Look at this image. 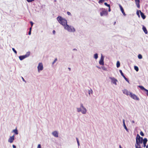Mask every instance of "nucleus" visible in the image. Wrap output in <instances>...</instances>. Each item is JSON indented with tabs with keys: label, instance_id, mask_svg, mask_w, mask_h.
<instances>
[{
	"label": "nucleus",
	"instance_id": "f3484780",
	"mask_svg": "<svg viewBox=\"0 0 148 148\" xmlns=\"http://www.w3.org/2000/svg\"><path fill=\"white\" fill-rule=\"evenodd\" d=\"M82 112L83 114H85L86 112V110L85 108H82Z\"/></svg>",
	"mask_w": 148,
	"mask_h": 148
},
{
	"label": "nucleus",
	"instance_id": "a211bd4d",
	"mask_svg": "<svg viewBox=\"0 0 148 148\" xmlns=\"http://www.w3.org/2000/svg\"><path fill=\"white\" fill-rule=\"evenodd\" d=\"M123 125H124V128L125 129L127 130V131H128V129L125 124V120H123Z\"/></svg>",
	"mask_w": 148,
	"mask_h": 148
},
{
	"label": "nucleus",
	"instance_id": "2eb2a0df",
	"mask_svg": "<svg viewBox=\"0 0 148 148\" xmlns=\"http://www.w3.org/2000/svg\"><path fill=\"white\" fill-rule=\"evenodd\" d=\"M140 12L141 17L143 19H144L145 18L146 16L144 14V13L142 12L140 10Z\"/></svg>",
	"mask_w": 148,
	"mask_h": 148
},
{
	"label": "nucleus",
	"instance_id": "412c9836",
	"mask_svg": "<svg viewBox=\"0 0 148 148\" xmlns=\"http://www.w3.org/2000/svg\"><path fill=\"white\" fill-rule=\"evenodd\" d=\"M139 87L140 88V89L142 90H144L145 91V90H147L145 88H144V87L143 86H139Z\"/></svg>",
	"mask_w": 148,
	"mask_h": 148
},
{
	"label": "nucleus",
	"instance_id": "b1692460",
	"mask_svg": "<svg viewBox=\"0 0 148 148\" xmlns=\"http://www.w3.org/2000/svg\"><path fill=\"white\" fill-rule=\"evenodd\" d=\"M98 54L97 53H96L94 55V58L95 59H97L98 58Z\"/></svg>",
	"mask_w": 148,
	"mask_h": 148
},
{
	"label": "nucleus",
	"instance_id": "5701e85b",
	"mask_svg": "<svg viewBox=\"0 0 148 148\" xmlns=\"http://www.w3.org/2000/svg\"><path fill=\"white\" fill-rule=\"evenodd\" d=\"M134 69L136 71H138V67L137 66H134Z\"/></svg>",
	"mask_w": 148,
	"mask_h": 148
},
{
	"label": "nucleus",
	"instance_id": "79ce46f5",
	"mask_svg": "<svg viewBox=\"0 0 148 148\" xmlns=\"http://www.w3.org/2000/svg\"><path fill=\"white\" fill-rule=\"evenodd\" d=\"M55 33H56V32H55V30H53V34H55Z\"/></svg>",
	"mask_w": 148,
	"mask_h": 148
},
{
	"label": "nucleus",
	"instance_id": "6e6552de",
	"mask_svg": "<svg viewBox=\"0 0 148 148\" xmlns=\"http://www.w3.org/2000/svg\"><path fill=\"white\" fill-rule=\"evenodd\" d=\"M123 93L126 95L127 96L129 95L130 94L131 92H129L126 89H124L123 90H122Z\"/></svg>",
	"mask_w": 148,
	"mask_h": 148
},
{
	"label": "nucleus",
	"instance_id": "6ab92c4d",
	"mask_svg": "<svg viewBox=\"0 0 148 148\" xmlns=\"http://www.w3.org/2000/svg\"><path fill=\"white\" fill-rule=\"evenodd\" d=\"M120 66V63L119 61H118L116 63V67L119 68Z\"/></svg>",
	"mask_w": 148,
	"mask_h": 148
},
{
	"label": "nucleus",
	"instance_id": "39448f33",
	"mask_svg": "<svg viewBox=\"0 0 148 148\" xmlns=\"http://www.w3.org/2000/svg\"><path fill=\"white\" fill-rule=\"evenodd\" d=\"M30 55V52H27L26 54L23 56H19V58L20 60H22L24 59L25 58H26L29 56Z\"/></svg>",
	"mask_w": 148,
	"mask_h": 148
},
{
	"label": "nucleus",
	"instance_id": "37998d69",
	"mask_svg": "<svg viewBox=\"0 0 148 148\" xmlns=\"http://www.w3.org/2000/svg\"><path fill=\"white\" fill-rule=\"evenodd\" d=\"M109 8V9H108V11L110 12L111 11L110 8V7Z\"/></svg>",
	"mask_w": 148,
	"mask_h": 148
},
{
	"label": "nucleus",
	"instance_id": "dca6fc26",
	"mask_svg": "<svg viewBox=\"0 0 148 148\" xmlns=\"http://www.w3.org/2000/svg\"><path fill=\"white\" fill-rule=\"evenodd\" d=\"M143 29L145 34H147V29L144 26H143Z\"/></svg>",
	"mask_w": 148,
	"mask_h": 148
},
{
	"label": "nucleus",
	"instance_id": "f8f14e48",
	"mask_svg": "<svg viewBox=\"0 0 148 148\" xmlns=\"http://www.w3.org/2000/svg\"><path fill=\"white\" fill-rule=\"evenodd\" d=\"M143 146L145 147L146 146V144L147 141V138H145L143 139Z\"/></svg>",
	"mask_w": 148,
	"mask_h": 148
},
{
	"label": "nucleus",
	"instance_id": "de8ad7c7",
	"mask_svg": "<svg viewBox=\"0 0 148 148\" xmlns=\"http://www.w3.org/2000/svg\"><path fill=\"white\" fill-rule=\"evenodd\" d=\"M22 78L23 81H24V82H25V79H24L22 77Z\"/></svg>",
	"mask_w": 148,
	"mask_h": 148
},
{
	"label": "nucleus",
	"instance_id": "e433bc0d",
	"mask_svg": "<svg viewBox=\"0 0 148 148\" xmlns=\"http://www.w3.org/2000/svg\"><path fill=\"white\" fill-rule=\"evenodd\" d=\"M28 2H32L34 1V0H26Z\"/></svg>",
	"mask_w": 148,
	"mask_h": 148
},
{
	"label": "nucleus",
	"instance_id": "7c9ffc66",
	"mask_svg": "<svg viewBox=\"0 0 148 148\" xmlns=\"http://www.w3.org/2000/svg\"><path fill=\"white\" fill-rule=\"evenodd\" d=\"M76 140H77V144H78V146H79V140H78V138H76Z\"/></svg>",
	"mask_w": 148,
	"mask_h": 148
},
{
	"label": "nucleus",
	"instance_id": "f704fd0d",
	"mask_svg": "<svg viewBox=\"0 0 148 148\" xmlns=\"http://www.w3.org/2000/svg\"><path fill=\"white\" fill-rule=\"evenodd\" d=\"M57 60V59L56 58L55 59L54 61L53 62V64Z\"/></svg>",
	"mask_w": 148,
	"mask_h": 148
},
{
	"label": "nucleus",
	"instance_id": "473e14b6",
	"mask_svg": "<svg viewBox=\"0 0 148 148\" xmlns=\"http://www.w3.org/2000/svg\"><path fill=\"white\" fill-rule=\"evenodd\" d=\"M123 78L125 79L127 82H129V80L128 79L125 77H125H123Z\"/></svg>",
	"mask_w": 148,
	"mask_h": 148
},
{
	"label": "nucleus",
	"instance_id": "a18cd8bd",
	"mask_svg": "<svg viewBox=\"0 0 148 148\" xmlns=\"http://www.w3.org/2000/svg\"><path fill=\"white\" fill-rule=\"evenodd\" d=\"M31 34V31H29L28 33V34L29 35H30Z\"/></svg>",
	"mask_w": 148,
	"mask_h": 148
},
{
	"label": "nucleus",
	"instance_id": "f257e3e1",
	"mask_svg": "<svg viewBox=\"0 0 148 148\" xmlns=\"http://www.w3.org/2000/svg\"><path fill=\"white\" fill-rule=\"evenodd\" d=\"M143 138L141 137L138 134L136 138V144L135 145L136 148H142L140 146V144L143 143Z\"/></svg>",
	"mask_w": 148,
	"mask_h": 148
},
{
	"label": "nucleus",
	"instance_id": "58836bf2",
	"mask_svg": "<svg viewBox=\"0 0 148 148\" xmlns=\"http://www.w3.org/2000/svg\"><path fill=\"white\" fill-rule=\"evenodd\" d=\"M81 107L82 108H85L84 107L83 104H81Z\"/></svg>",
	"mask_w": 148,
	"mask_h": 148
},
{
	"label": "nucleus",
	"instance_id": "a19ab883",
	"mask_svg": "<svg viewBox=\"0 0 148 148\" xmlns=\"http://www.w3.org/2000/svg\"><path fill=\"white\" fill-rule=\"evenodd\" d=\"M145 91H146L147 92L146 93L147 95L148 96V90H145Z\"/></svg>",
	"mask_w": 148,
	"mask_h": 148
},
{
	"label": "nucleus",
	"instance_id": "c85d7f7f",
	"mask_svg": "<svg viewBox=\"0 0 148 148\" xmlns=\"http://www.w3.org/2000/svg\"><path fill=\"white\" fill-rule=\"evenodd\" d=\"M12 50L15 53V54L17 53V52L16 51L15 49L14 48H12Z\"/></svg>",
	"mask_w": 148,
	"mask_h": 148
},
{
	"label": "nucleus",
	"instance_id": "ea45409f",
	"mask_svg": "<svg viewBox=\"0 0 148 148\" xmlns=\"http://www.w3.org/2000/svg\"><path fill=\"white\" fill-rule=\"evenodd\" d=\"M30 23L31 25V27H32V26H33V23L32 21H30Z\"/></svg>",
	"mask_w": 148,
	"mask_h": 148
},
{
	"label": "nucleus",
	"instance_id": "72a5a7b5",
	"mask_svg": "<svg viewBox=\"0 0 148 148\" xmlns=\"http://www.w3.org/2000/svg\"><path fill=\"white\" fill-rule=\"evenodd\" d=\"M102 69L103 70H104V71H106V70H107V69H106V68H105V67H102Z\"/></svg>",
	"mask_w": 148,
	"mask_h": 148
},
{
	"label": "nucleus",
	"instance_id": "49530a36",
	"mask_svg": "<svg viewBox=\"0 0 148 148\" xmlns=\"http://www.w3.org/2000/svg\"><path fill=\"white\" fill-rule=\"evenodd\" d=\"M136 13H137V14L139 16V12H138V11H137V12Z\"/></svg>",
	"mask_w": 148,
	"mask_h": 148
},
{
	"label": "nucleus",
	"instance_id": "4be33fe9",
	"mask_svg": "<svg viewBox=\"0 0 148 148\" xmlns=\"http://www.w3.org/2000/svg\"><path fill=\"white\" fill-rule=\"evenodd\" d=\"M119 72L121 73V75L123 77H125V75H124L123 73L122 72V70H119Z\"/></svg>",
	"mask_w": 148,
	"mask_h": 148
},
{
	"label": "nucleus",
	"instance_id": "c9c22d12",
	"mask_svg": "<svg viewBox=\"0 0 148 148\" xmlns=\"http://www.w3.org/2000/svg\"><path fill=\"white\" fill-rule=\"evenodd\" d=\"M37 148H41V145L40 144H38L37 146Z\"/></svg>",
	"mask_w": 148,
	"mask_h": 148
},
{
	"label": "nucleus",
	"instance_id": "9b49d317",
	"mask_svg": "<svg viewBox=\"0 0 148 148\" xmlns=\"http://www.w3.org/2000/svg\"><path fill=\"white\" fill-rule=\"evenodd\" d=\"M110 78L112 80L113 83L115 85H116V82L117 81V80L115 79L114 77H110Z\"/></svg>",
	"mask_w": 148,
	"mask_h": 148
},
{
	"label": "nucleus",
	"instance_id": "9d476101",
	"mask_svg": "<svg viewBox=\"0 0 148 148\" xmlns=\"http://www.w3.org/2000/svg\"><path fill=\"white\" fill-rule=\"evenodd\" d=\"M14 135L10 136L8 139V141L10 143H12L14 139Z\"/></svg>",
	"mask_w": 148,
	"mask_h": 148
},
{
	"label": "nucleus",
	"instance_id": "f03ea898",
	"mask_svg": "<svg viewBox=\"0 0 148 148\" xmlns=\"http://www.w3.org/2000/svg\"><path fill=\"white\" fill-rule=\"evenodd\" d=\"M58 22L64 27L67 25V21L65 19L62 18L61 16H59L57 18Z\"/></svg>",
	"mask_w": 148,
	"mask_h": 148
},
{
	"label": "nucleus",
	"instance_id": "603ef678",
	"mask_svg": "<svg viewBox=\"0 0 148 148\" xmlns=\"http://www.w3.org/2000/svg\"><path fill=\"white\" fill-rule=\"evenodd\" d=\"M119 148H122L121 145H119Z\"/></svg>",
	"mask_w": 148,
	"mask_h": 148
},
{
	"label": "nucleus",
	"instance_id": "4c0bfd02",
	"mask_svg": "<svg viewBox=\"0 0 148 148\" xmlns=\"http://www.w3.org/2000/svg\"><path fill=\"white\" fill-rule=\"evenodd\" d=\"M67 13L68 14V15H71V13L69 12H67Z\"/></svg>",
	"mask_w": 148,
	"mask_h": 148
},
{
	"label": "nucleus",
	"instance_id": "4468645a",
	"mask_svg": "<svg viewBox=\"0 0 148 148\" xmlns=\"http://www.w3.org/2000/svg\"><path fill=\"white\" fill-rule=\"evenodd\" d=\"M119 6L120 8V9H121V10L122 12V13L125 16L126 15L125 14V12H124V10L122 7V6L121 5H119Z\"/></svg>",
	"mask_w": 148,
	"mask_h": 148
},
{
	"label": "nucleus",
	"instance_id": "c03bdc74",
	"mask_svg": "<svg viewBox=\"0 0 148 148\" xmlns=\"http://www.w3.org/2000/svg\"><path fill=\"white\" fill-rule=\"evenodd\" d=\"M12 146L13 148H16V146L14 145H13Z\"/></svg>",
	"mask_w": 148,
	"mask_h": 148
},
{
	"label": "nucleus",
	"instance_id": "cd10ccee",
	"mask_svg": "<svg viewBox=\"0 0 148 148\" xmlns=\"http://www.w3.org/2000/svg\"><path fill=\"white\" fill-rule=\"evenodd\" d=\"M104 4L105 5L107 6L108 7H110V5L108 4L106 2L104 3Z\"/></svg>",
	"mask_w": 148,
	"mask_h": 148
},
{
	"label": "nucleus",
	"instance_id": "1a4fd4ad",
	"mask_svg": "<svg viewBox=\"0 0 148 148\" xmlns=\"http://www.w3.org/2000/svg\"><path fill=\"white\" fill-rule=\"evenodd\" d=\"M103 60H104V58L102 56L101 57V59L100 60L99 62V64H100L101 65H103L104 64Z\"/></svg>",
	"mask_w": 148,
	"mask_h": 148
},
{
	"label": "nucleus",
	"instance_id": "a878e982",
	"mask_svg": "<svg viewBox=\"0 0 148 148\" xmlns=\"http://www.w3.org/2000/svg\"><path fill=\"white\" fill-rule=\"evenodd\" d=\"M138 58H139L140 59H141L142 58V56L140 54H139L138 55Z\"/></svg>",
	"mask_w": 148,
	"mask_h": 148
},
{
	"label": "nucleus",
	"instance_id": "09e8293b",
	"mask_svg": "<svg viewBox=\"0 0 148 148\" xmlns=\"http://www.w3.org/2000/svg\"><path fill=\"white\" fill-rule=\"evenodd\" d=\"M32 27H31L30 28H29V31H31Z\"/></svg>",
	"mask_w": 148,
	"mask_h": 148
},
{
	"label": "nucleus",
	"instance_id": "ddd939ff",
	"mask_svg": "<svg viewBox=\"0 0 148 148\" xmlns=\"http://www.w3.org/2000/svg\"><path fill=\"white\" fill-rule=\"evenodd\" d=\"M53 136L56 137H58V132L56 131H54L52 133Z\"/></svg>",
	"mask_w": 148,
	"mask_h": 148
},
{
	"label": "nucleus",
	"instance_id": "864d4df0",
	"mask_svg": "<svg viewBox=\"0 0 148 148\" xmlns=\"http://www.w3.org/2000/svg\"><path fill=\"white\" fill-rule=\"evenodd\" d=\"M115 23H116V22H114V24H115Z\"/></svg>",
	"mask_w": 148,
	"mask_h": 148
},
{
	"label": "nucleus",
	"instance_id": "0eeeda50",
	"mask_svg": "<svg viewBox=\"0 0 148 148\" xmlns=\"http://www.w3.org/2000/svg\"><path fill=\"white\" fill-rule=\"evenodd\" d=\"M38 71L39 72L43 69V64L42 63H39L37 67Z\"/></svg>",
	"mask_w": 148,
	"mask_h": 148
},
{
	"label": "nucleus",
	"instance_id": "bb28decb",
	"mask_svg": "<svg viewBox=\"0 0 148 148\" xmlns=\"http://www.w3.org/2000/svg\"><path fill=\"white\" fill-rule=\"evenodd\" d=\"M92 90L91 89V90H89V91H88V93H89V94L90 95V94H92Z\"/></svg>",
	"mask_w": 148,
	"mask_h": 148
},
{
	"label": "nucleus",
	"instance_id": "8fccbe9b",
	"mask_svg": "<svg viewBox=\"0 0 148 148\" xmlns=\"http://www.w3.org/2000/svg\"><path fill=\"white\" fill-rule=\"evenodd\" d=\"M68 69L69 71H71V69L70 68H68Z\"/></svg>",
	"mask_w": 148,
	"mask_h": 148
},
{
	"label": "nucleus",
	"instance_id": "423d86ee",
	"mask_svg": "<svg viewBox=\"0 0 148 148\" xmlns=\"http://www.w3.org/2000/svg\"><path fill=\"white\" fill-rule=\"evenodd\" d=\"M130 96L131 98L134 100H139V98L136 95L133 94L132 92L130 93Z\"/></svg>",
	"mask_w": 148,
	"mask_h": 148
},
{
	"label": "nucleus",
	"instance_id": "20e7f679",
	"mask_svg": "<svg viewBox=\"0 0 148 148\" xmlns=\"http://www.w3.org/2000/svg\"><path fill=\"white\" fill-rule=\"evenodd\" d=\"M100 10L101 11L100 12V15L101 16H107L108 14V12L106 10L103 8H101Z\"/></svg>",
	"mask_w": 148,
	"mask_h": 148
},
{
	"label": "nucleus",
	"instance_id": "3c124183",
	"mask_svg": "<svg viewBox=\"0 0 148 148\" xmlns=\"http://www.w3.org/2000/svg\"><path fill=\"white\" fill-rule=\"evenodd\" d=\"M146 148H148V145L146 146Z\"/></svg>",
	"mask_w": 148,
	"mask_h": 148
},
{
	"label": "nucleus",
	"instance_id": "393cba45",
	"mask_svg": "<svg viewBox=\"0 0 148 148\" xmlns=\"http://www.w3.org/2000/svg\"><path fill=\"white\" fill-rule=\"evenodd\" d=\"M105 0H99V1H98V3H103L104 1Z\"/></svg>",
	"mask_w": 148,
	"mask_h": 148
},
{
	"label": "nucleus",
	"instance_id": "c756f323",
	"mask_svg": "<svg viewBox=\"0 0 148 148\" xmlns=\"http://www.w3.org/2000/svg\"><path fill=\"white\" fill-rule=\"evenodd\" d=\"M140 135L142 136H144V134L143 132L141 131L140 132Z\"/></svg>",
	"mask_w": 148,
	"mask_h": 148
},
{
	"label": "nucleus",
	"instance_id": "2f4dec72",
	"mask_svg": "<svg viewBox=\"0 0 148 148\" xmlns=\"http://www.w3.org/2000/svg\"><path fill=\"white\" fill-rule=\"evenodd\" d=\"M77 111L79 112H80V111H81L82 112V110L81 109V108H77Z\"/></svg>",
	"mask_w": 148,
	"mask_h": 148
},
{
	"label": "nucleus",
	"instance_id": "aec40b11",
	"mask_svg": "<svg viewBox=\"0 0 148 148\" xmlns=\"http://www.w3.org/2000/svg\"><path fill=\"white\" fill-rule=\"evenodd\" d=\"M13 132H14L15 134H18V131L16 129L13 130Z\"/></svg>",
	"mask_w": 148,
	"mask_h": 148
},
{
	"label": "nucleus",
	"instance_id": "7ed1b4c3",
	"mask_svg": "<svg viewBox=\"0 0 148 148\" xmlns=\"http://www.w3.org/2000/svg\"><path fill=\"white\" fill-rule=\"evenodd\" d=\"M64 28L65 29L67 30L69 32H73L75 31V29L73 27L69 26L66 25L65 26Z\"/></svg>",
	"mask_w": 148,
	"mask_h": 148
}]
</instances>
